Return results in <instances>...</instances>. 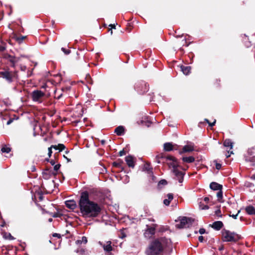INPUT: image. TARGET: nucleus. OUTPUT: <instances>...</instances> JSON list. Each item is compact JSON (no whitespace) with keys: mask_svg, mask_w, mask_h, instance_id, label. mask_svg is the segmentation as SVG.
Here are the masks:
<instances>
[{"mask_svg":"<svg viewBox=\"0 0 255 255\" xmlns=\"http://www.w3.org/2000/svg\"><path fill=\"white\" fill-rule=\"evenodd\" d=\"M175 146H177V145H173L171 142H166L163 145V149L165 151H170L173 149L177 150Z\"/></svg>","mask_w":255,"mask_h":255,"instance_id":"ddd939ff","label":"nucleus"},{"mask_svg":"<svg viewBox=\"0 0 255 255\" xmlns=\"http://www.w3.org/2000/svg\"><path fill=\"white\" fill-rule=\"evenodd\" d=\"M146 227L147 228L145 231L144 235L145 238L150 239L155 234V229L157 227V225L153 224L150 226L147 225Z\"/></svg>","mask_w":255,"mask_h":255,"instance_id":"6e6552de","label":"nucleus"},{"mask_svg":"<svg viewBox=\"0 0 255 255\" xmlns=\"http://www.w3.org/2000/svg\"><path fill=\"white\" fill-rule=\"evenodd\" d=\"M216 120H215L214 121L213 123H210L209 124V126H210L211 127L214 126L215 125V123H216Z\"/></svg>","mask_w":255,"mask_h":255,"instance_id":"4d7b16f0","label":"nucleus"},{"mask_svg":"<svg viewBox=\"0 0 255 255\" xmlns=\"http://www.w3.org/2000/svg\"><path fill=\"white\" fill-rule=\"evenodd\" d=\"M2 152L9 153L11 151L10 147H7L6 145H4L1 149Z\"/></svg>","mask_w":255,"mask_h":255,"instance_id":"7c9ffc66","label":"nucleus"},{"mask_svg":"<svg viewBox=\"0 0 255 255\" xmlns=\"http://www.w3.org/2000/svg\"><path fill=\"white\" fill-rule=\"evenodd\" d=\"M61 50L66 54V55H68L71 52V50H69V49H66V48H63L62 47L61 48Z\"/></svg>","mask_w":255,"mask_h":255,"instance_id":"72a5a7b5","label":"nucleus"},{"mask_svg":"<svg viewBox=\"0 0 255 255\" xmlns=\"http://www.w3.org/2000/svg\"><path fill=\"white\" fill-rule=\"evenodd\" d=\"M215 215L219 217H221L222 216L220 209H218L215 211Z\"/></svg>","mask_w":255,"mask_h":255,"instance_id":"4c0bfd02","label":"nucleus"},{"mask_svg":"<svg viewBox=\"0 0 255 255\" xmlns=\"http://www.w3.org/2000/svg\"><path fill=\"white\" fill-rule=\"evenodd\" d=\"M112 164L113 167L119 168V170L117 171V172L122 171L124 170L123 166L124 165V163L123 161L120 159L117 160V161L114 162Z\"/></svg>","mask_w":255,"mask_h":255,"instance_id":"4468645a","label":"nucleus"},{"mask_svg":"<svg viewBox=\"0 0 255 255\" xmlns=\"http://www.w3.org/2000/svg\"><path fill=\"white\" fill-rule=\"evenodd\" d=\"M45 95L44 93L40 90H34L31 94L32 98L34 101H39V100L44 97Z\"/></svg>","mask_w":255,"mask_h":255,"instance_id":"9d476101","label":"nucleus"},{"mask_svg":"<svg viewBox=\"0 0 255 255\" xmlns=\"http://www.w3.org/2000/svg\"><path fill=\"white\" fill-rule=\"evenodd\" d=\"M182 160L183 162L192 163L195 161V158L193 156L183 157Z\"/></svg>","mask_w":255,"mask_h":255,"instance_id":"a878e982","label":"nucleus"},{"mask_svg":"<svg viewBox=\"0 0 255 255\" xmlns=\"http://www.w3.org/2000/svg\"><path fill=\"white\" fill-rule=\"evenodd\" d=\"M126 154V151L124 150V149H123L122 150H121L119 152V155L120 156H122L123 155H124Z\"/></svg>","mask_w":255,"mask_h":255,"instance_id":"37998d69","label":"nucleus"},{"mask_svg":"<svg viewBox=\"0 0 255 255\" xmlns=\"http://www.w3.org/2000/svg\"><path fill=\"white\" fill-rule=\"evenodd\" d=\"M204 200L206 202H208L209 201V197H206L204 198Z\"/></svg>","mask_w":255,"mask_h":255,"instance_id":"0e129e2a","label":"nucleus"},{"mask_svg":"<svg viewBox=\"0 0 255 255\" xmlns=\"http://www.w3.org/2000/svg\"><path fill=\"white\" fill-rule=\"evenodd\" d=\"M184 176H175V179L178 181L179 183H182Z\"/></svg>","mask_w":255,"mask_h":255,"instance_id":"f704fd0d","label":"nucleus"},{"mask_svg":"<svg viewBox=\"0 0 255 255\" xmlns=\"http://www.w3.org/2000/svg\"><path fill=\"white\" fill-rule=\"evenodd\" d=\"M214 162H215L216 168L217 170L220 169L222 167V164L220 163H217V162L216 161H214Z\"/></svg>","mask_w":255,"mask_h":255,"instance_id":"e433bc0d","label":"nucleus"},{"mask_svg":"<svg viewBox=\"0 0 255 255\" xmlns=\"http://www.w3.org/2000/svg\"><path fill=\"white\" fill-rule=\"evenodd\" d=\"M167 184V182L165 179H162L158 183V188L161 189L162 188V186L166 185Z\"/></svg>","mask_w":255,"mask_h":255,"instance_id":"c756f323","label":"nucleus"},{"mask_svg":"<svg viewBox=\"0 0 255 255\" xmlns=\"http://www.w3.org/2000/svg\"><path fill=\"white\" fill-rule=\"evenodd\" d=\"M142 170L146 172L148 174L153 175V168L149 162H145L142 167Z\"/></svg>","mask_w":255,"mask_h":255,"instance_id":"f8f14e48","label":"nucleus"},{"mask_svg":"<svg viewBox=\"0 0 255 255\" xmlns=\"http://www.w3.org/2000/svg\"><path fill=\"white\" fill-rule=\"evenodd\" d=\"M52 147L55 150H58L59 152L62 151L66 148V146L62 143H59L58 145H52Z\"/></svg>","mask_w":255,"mask_h":255,"instance_id":"b1692460","label":"nucleus"},{"mask_svg":"<svg viewBox=\"0 0 255 255\" xmlns=\"http://www.w3.org/2000/svg\"><path fill=\"white\" fill-rule=\"evenodd\" d=\"M4 58L9 63L10 66L13 68H15V64L20 60L19 57L14 56L8 54L4 56Z\"/></svg>","mask_w":255,"mask_h":255,"instance_id":"1a4fd4ad","label":"nucleus"},{"mask_svg":"<svg viewBox=\"0 0 255 255\" xmlns=\"http://www.w3.org/2000/svg\"><path fill=\"white\" fill-rule=\"evenodd\" d=\"M170 201H169V200H168V199H165L163 200V203L166 205V206H168L170 203Z\"/></svg>","mask_w":255,"mask_h":255,"instance_id":"a19ab883","label":"nucleus"},{"mask_svg":"<svg viewBox=\"0 0 255 255\" xmlns=\"http://www.w3.org/2000/svg\"><path fill=\"white\" fill-rule=\"evenodd\" d=\"M53 148V147H52V145L49 147L48 149V156L49 157H50L51 156V154L52 153V149Z\"/></svg>","mask_w":255,"mask_h":255,"instance_id":"79ce46f5","label":"nucleus"},{"mask_svg":"<svg viewBox=\"0 0 255 255\" xmlns=\"http://www.w3.org/2000/svg\"><path fill=\"white\" fill-rule=\"evenodd\" d=\"M25 38L26 36H18L16 35H13L12 37V38L14 39L19 44L21 43Z\"/></svg>","mask_w":255,"mask_h":255,"instance_id":"cd10ccee","label":"nucleus"},{"mask_svg":"<svg viewBox=\"0 0 255 255\" xmlns=\"http://www.w3.org/2000/svg\"><path fill=\"white\" fill-rule=\"evenodd\" d=\"M30 171L31 172H35L36 171V167L34 165H32L31 167H30Z\"/></svg>","mask_w":255,"mask_h":255,"instance_id":"3c124183","label":"nucleus"},{"mask_svg":"<svg viewBox=\"0 0 255 255\" xmlns=\"http://www.w3.org/2000/svg\"><path fill=\"white\" fill-rule=\"evenodd\" d=\"M2 237L5 239L9 240H13L14 239V238L11 236L10 233H7L6 232H2Z\"/></svg>","mask_w":255,"mask_h":255,"instance_id":"393cba45","label":"nucleus"},{"mask_svg":"<svg viewBox=\"0 0 255 255\" xmlns=\"http://www.w3.org/2000/svg\"><path fill=\"white\" fill-rule=\"evenodd\" d=\"M109 26H111L112 28H116V25L115 24H110Z\"/></svg>","mask_w":255,"mask_h":255,"instance_id":"338daca9","label":"nucleus"},{"mask_svg":"<svg viewBox=\"0 0 255 255\" xmlns=\"http://www.w3.org/2000/svg\"><path fill=\"white\" fill-rule=\"evenodd\" d=\"M244 185L247 187H251L254 186V184L249 181H246Z\"/></svg>","mask_w":255,"mask_h":255,"instance_id":"c9c22d12","label":"nucleus"},{"mask_svg":"<svg viewBox=\"0 0 255 255\" xmlns=\"http://www.w3.org/2000/svg\"><path fill=\"white\" fill-rule=\"evenodd\" d=\"M6 225V223L4 221H3L2 224L0 225L1 227H4Z\"/></svg>","mask_w":255,"mask_h":255,"instance_id":"052dcab7","label":"nucleus"},{"mask_svg":"<svg viewBox=\"0 0 255 255\" xmlns=\"http://www.w3.org/2000/svg\"><path fill=\"white\" fill-rule=\"evenodd\" d=\"M52 236L53 237H57L58 239H60L61 237V235L59 234H57V233H54V234H52Z\"/></svg>","mask_w":255,"mask_h":255,"instance_id":"de8ad7c7","label":"nucleus"},{"mask_svg":"<svg viewBox=\"0 0 255 255\" xmlns=\"http://www.w3.org/2000/svg\"><path fill=\"white\" fill-rule=\"evenodd\" d=\"M219 191L217 193V197H218V201L219 202H223V191L222 189L218 190Z\"/></svg>","mask_w":255,"mask_h":255,"instance_id":"c85d7f7f","label":"nucleus"},{"mask_svg":"<svg viewBox=\"0 0 255 255\" xmlns=\"http://www.w3.org/2000/svg\"><path fill=\"white\" fill-rule=\"evenodd\" d=\"M13 122V120L12 119H10L7 122V125H10L12 122Z\"/></svg>","mask_w":255,"mask_h":255,"instance_id":"bf43d9fd","label":"nucleus"},{"mask_svg":"<svg viewBox=\"0 0 255 255\" xmlns=\"http://www.w3.org/2000/svg\"><path fill=\"white\" fill-rule=\"evenodd\" d=\"M126 161L129 167L133 168L134 166V161L133 157L131 155H128L126 157Z\"/></svg>","mask_w":255,"mask_h":255,"instance_id":"f3484780","label":"nucleus"},{"mask_svg":"<svg viewBox=\"0 0 255 255\" xmlns=\"http://www.w3.org/2000/svg\"><path fill=\"white\" fill-rule=\"evenodd\" d=\"M114 132L116 133L117 135H122L124 134L125 128L123 126H120L115 129Z\"/></svg>","mask_w":255,"mask_h":255,"instance_id":"412c9836","label":"nucleus"},{"mask_svg":"<svg viewBox=\"0 0 255 255\" xmlns=\"http://www.w3.org/2000/svg\"><path fill=\"white\" fill-rule=\"evenodd\" d=\"M103 247L104 248V250L105 251L108 252H111L113 250V248L111 246V241L108 242L107 245H104Z\"/></svg>","mask_w":255,"mask_h":255,"instance_id":"bb28decb","label":"nucleus"},{"mask_svg":"<svg viewBox=\"0 0 255 255\" xmlns=\"http://www.w3.org/2000/svg\"><path fill=\"white\" fill-rule=\"evenodd\" d=\"M66 206L70 209L73 210L77 207L76 202L74 200H68L65 202Z\"/></svg>","mask_w":255,"mask_h":255,"instance_id":"6ab92c4d","label":"nucleus"},{"mask_svg":"<svg viewBox=\"0 0 255 255\" xmlns=\"http://www.w3.org/2000/svg\"><path fill=\"white\" fill-rule=\"evenodd\" d=\"M5 50V47L3 46L0 45V52H3Z\"/></svg>","mask_w":255,"mask_h":255,"instance_id":"5fc2aeb1","label":"nucleus"},{"mask_svg":"<svg viewBox=\"0 0 255 255\" xmlns=\"http://www.w3.org/2000/svg\"><path fill=\"white\" fill-rule=\"evenodd\" d=\"M50 163L51 164V165H53L55 164V161L54 160H51L50 161Z\"/></svg>","mask_w":255,"mask_h":255,"instance_id":"774afa93","label":"nucleus"},{"mask_svg":"<svg viewBox=\"0 0 255 255\" xmlns=\"http://www.w3.org/2000/svg\"><path fill=\"white\" fill-rule=\"evenodd\" d=\"M182 46H186V47H187L189 46L190 43H187L186 40L185 39H183L182 41Z\"/></svg>","mask_w":255,"mask_h":255,"instance_id":"58836bf2","label":"nucleus"},{"mask_svg":"<svg viewBox=\"0 0 255 255\" xmlns=\"http://www.w3.org/2000/svg\"><path fill=\"white\" fill-rule=\"evenodd\" d=\"M209 207L208 205H204V207H202V209L203 210H207L208 209Z\"/></svg>","mask_w":255,"mask_h":255,"instance_id":"13d9d810","label":"nucleus"},{"mask_svg":"<svg viewBox=\"0 0 255 255\" xmlns=\"http://www.w3.org/2000/svg\"><path fill=\"white\" fill-rule=\"evenodd\" d=\"M167 196L168 197V199L170 201H171V200L173 199V195L172 193H168L167 195Z\"/></svg>","mask_w":255,"mask_h":255,"instance_id":"ea45409f","label":"nucleus"},{"mask_svg":"<svg viewBox=\"0 0 255 255\" xmlns=\"http://www.w3.org/2000/svg\"><path fill=\"white\" fill-rule=\"evenodd\" d=\"M240 212H241L240 210H238L237 213L235 215V214L231 215V212H229V215L230 217H232L234 219H236L237 218V217H238L239 214L240 213Z\"/></svg>","mask_w":255,"mask_h":255,"instance_id":"2f4dec72","label":"nucleus"},{"mask_svg":"<svg viewBox=\"0 0 255 255\" xmlns=\"http://www.w3.org/2000/svg\"><path fill=\"white\" fill-rule=\"evenodd\" d=\"M245 210L246 213L250 215H255V208L252 206L249 205L246 207Z\"/></svg>","mask_w":255,"mask_h":255,"instance_id":"4be33fe9","label":"nucleus"},{"mask_svg":"<svg viewBox=\"0 0 255 255\" xmlns=\"http://www.w3.org/2000/svg\"><path fill=\"white\" fill-rule=\"evenodd\" d=\"M20 68L21 71H24L26 69V67L25 66L20 65Z\"/></svg>","mask_w":255,"mask_h":255,"instance_id":"864d4df0","label":"nucleus"},{"mask_svg":"<svg viewBox=\"0 0 255 255\" xmlns=\"http://www.w3.org/2000/svg\"><path fill=\"white\" fill-rule=\"evenodd\" d=\"M78 204L84 218H96L101 213V206L97 203L90 200L89 194L87 191L81 193Z\"/></svg>","mask_w":255,"mask_h":255,"instance_id":"f257e3e1","label":"nucleus"},{"mask_svg":"<svg viewBox=\"0 0 255 255\" xmlns=\"http://www.w3.org/2000/svg\"><path fill=\"white\" fill-rule=\"evenodd\" d=\"M223 226H224V225H223V223H222V222L215 221L213 223V224L212 225V227L214 229H215L217 231H219L223 227Z\"/></svg>","mask_w":255,"mask_h":255,"instance_id":"aec40b11","label":"nucleus"},{"mask_svg":"<svg viewBox=\"0 0 255 255\" xmlns=\"http://www.w3.org/2000/svg\"><path fill=\"white\" fill-rule=\"evenodd\" d=\"M223 241L224 242L236 243L241 239V236L235 232H232L224 229L222 231Z\"/></svg>","mask_w":255,"mask_h":255,"instance_id":"39448f33","label":"nucleus"},{"mask_svg":"<svg viewBox=\"0 0 255 255\" xmlns=\"http://www.w3.org/2000/svg\"><path fill=\"white\" fill-rule=\"evenodd\" d=\"M44 198L43 194L41 189L38 187V190H36L33 195L32 196V199L35 201H41Z\"/></svg>","mask_w":255,"mask_h":255,"instance_id":"9b49d317","label":"nucleus"},{"mask_svg":"<svg viewBox=\"0 0 255 255\" xmlns=\"http://www.w3.org/2000/svg\"><path fill=\"white\" fill-rule=\"evenodd\" d=\"M131 28H132L131 25H130V23H128L126 28L127 30H128V32H130L131 30Z\"/></svg>","mask_w":255,"mask_h":255,"instance_id":"a18cd8bd","label":"nucleus"},{"mask_svg":"<svg viewBox=\"0 0 255 255\" xmlns=\"http://www.w3.org/2000/svg\"><path fill=\"white\" fill-rule=\"evenodd\" d=\"M101 143L102 145H104L106 143V140L104 139H102L101 140Z\"/></svg>","mask_w":255,"mask_h":255,"instance_id":"69168bd1","label":"nucleus"},{"mask_svg":"<svg viewBox=\"0 0 255 255\" xmlns=\"http://www.w3.org/2000/svg\"><path fill=\"white\" fill-rule=\"evenodd\" d=\"M233 144L234 143L230 139H226L223 142L224 146L230 147V150L228 151V153H230V154H233V151L232 150H230L233 148Z\"/></svg>","mask_w":255,"mask_h":255,"instance_id":"dca6fc26","label":"nucleus"},{"mask_svg":"<svg viewBox=\"0 0 255 255\" xmlns=\"http://www.w3.org/2000/svg\"><path fill=\"white\" fill-rule=\"evenodd\" d=\"M210 188L213 190H219L223 189V186L215 182H212L210 184Z\"/></svg>","mask_w":255,"mask_h":255,"instance_id":"a211bd4d","label":"nucleus"},{"mask_svg":"<svg viewBox=\"0 0 255 255\" xmlns=\"http://www.w3.org/2000/svg\"><path fill=\"white\" fill-rule=\"evenodd\" d=\"M205 232H206V230L204 228L200 229L199 230V233L201 235L204 234L205 233Z\"/></svg>","mask_w":255,"mask_h":255,"instance_id":"09e8293b","label":"nucleus"},{"mask_svg":"<svg viewBox=\"0 0 255 255\" xmlns=\"http://www.w3.org/2000/svg\"><path fill=\"white\" fill-rule=\"evenodd\" d=\"M165 240V237H160L152 241L146 250V255H161L164 251L161 242Z\"/></svg>","mask_w":255,"mask_h":255,"instance_id":"7ed1b4c3","label":"nucleus"},{"mask_svg":"<svg viewBox=\"0 0 255 255\" xmlns=\"http://www.w3.org/2000/svg\"><path fill=\"white\" fill-rule=\"evenodd\" d=\"M60 166H61V165L60 164L55 165L54 166V170L55 171H57L60 168Z\"/></svg>","mask_w":255,"mask_h":255,"instance_id":"49530a36","label":"nucleus"},{"mask_svg":"<svg viewBox=\"0 0 255 255\" xmlns=\"http://www.w3.org/2000/svg\"><path fill=\"white\" fill-rule=\"evenodd\" d=\"M198 240L200 242L202 243L204 241V237L202 236H200L198 238Z\"/></svg>","mask_w":255,"mask_h":255,"instance_id":"603ef678","label":"nucleus"},{"mask_svg":"<svg viewBox=\"0 0 255 255\" xmlns=\"http://www.w3.org/2000/svg\"><path fill=\"white\" fill-rule=\"evenodd\" d=\"M149 85L144 81L138 82L134 86L135 90L139 94H143L148 91Z\"/></svg>","mask_w":255,"mask_h":255,"instance_id":"0eeeda50","label":"nucleus"},{"mask_svg":"<svg viewBox=\"0 0 255 255\" xmlns=\"http://www.w3.org/2000/svg\"><path fill=\"white\" fill-rule=\"evenodd\" d=\"M155 159L158 163L167 164L169 168H172L171 170L175 175H184L185 174V170L188 168V167H182L179 165L176 158L164 153H160L156 155Z\"/></svg>","mask_w":255,"mask_h":255,"instance_id":"f03ea898","label":"nucleus"},{"mask_svg":"<svg viewBox=\"0 0 255 255\" xmlns=\"http://www.w3.org/2000/svg\"><path fill=\"white\" fill-rule=\"evenodd\" d=\"M179 224L176 225V227L178 229H183L184 228H189L194 222L195 219L192 218L183 217H181Z\"/></svg>","mask_w":255,"mask_h":255,"instance_id":"423d86ee","label":"nucleus"},{"mask_svg":"<svg viewBox=\"0 0 255 255\" xmlns=\"http://www.w3.org/2000/svg\"><path fill=\"white\" fill-rule=\"evenodd\" d=\"M86 79L87 80V82L90 83V82L88 81L89 80H91V77L89 75L87 76ZM90 84H91V83H90Z\"/></svg>","mask_w":255,"mask_h":255,"instance_id":"e2e57ef3","label":"nucleus"},{"mask_svg":"<svg viewBox=\"0 0 255 255\" xmlns=\"http://www.w3.org/2000/svg\"><path fill=\"white\" fill-rule=\"evenodd\" d=\"M55 179H57V178H56L57 176H54ZM58 177V179L59 180L60 182H62L65 179V177L64 176H57Z\"/></svg>","mask_w":255,"mask_h":255,"instance_id":"c03bdc74","label":"nucleus"},{"mask_svg":"<svg viewBox=\"0 0 255 255\" xmlns=\"http://www.w3.org/2000/svg\"><path fill=\"white\" fill-rule=\"evenodd\" d=\"M193 150H194V149L193 145H186L182 148V150L179 151V153L180 154H182L183 153L189 152Z\"/></svg>","mask_w":255,"mask_h":255,"instance_id":"2eb2a0df","label":"nucleus"},{"mask_svg":"<svg viewBox=\"0 0 255 255\" xmlns=\"http://www.w3.org/2000/svg\"><path fill=\"white\" fill-rule=\"evenodd\" d=\"M180 68H181V70L182 71V72L183 73V74L186 75H188L191 72V66H185L182 65V66H181Z\"/></svg>","mask_w":255,"mask_h":255,"instance_id":"5701e85b","label":"nucleus"},{"mask_svg":"<svg viewBox=\"0 0 255 255\" xmlns=\"http://www.w3.org/2000/svg\"><path fill=\"white\" fill-rule=\"evenodd\" d=\"M17 71H9L8 69H4L0 71V77L4 79L8 83L17 82L19 78Z\"/></svg>","mask_w":255,"mask_h":255,"instance_id":"20e7f679","label":"nucleus"},{"mask_svg":"<svg viewBox=\"0 0 255 255\" xmlns=\"http://www.w3.org/2000/svg\"><path fill=\"white\" fill-rule=\"evenodd\" d=\"M221 80L220 79H216L215 82V84L217 85V86H220V82Z\"/></svg>","mask_w":255,"mask_h":255,"instance_id":"6e6d98bb","label":"nucleus"},{"mask_svg":"<svg viewBox=\"0 0 255 255\" xmlns=\"http://www.w3.org/2000/svg\"><path fill=\"white\" fill-rule=\"evenodd\" d=\"M78 243L81 244L82 243H84V244H86L88 242L87 237L83 236L82 238V240L77 241Z\"/></svg>","mask_w":255,"mask_h":255,"instance_id":"473e14b6","label":"nucleus"},{"mask_svg":"<svg viewBox=\"0 0 255 255\" xmlns=\"http://www.w3.org/2000/svg\"><path fill=\"white\" fill-rule=\"evenodd\" d=\"M60 216V214H59V213H54L53 214V215H52V217L53 218H57V217H59Z\"/></svg>","mask_w":255,"mask_h":255,"instance_id":"8fccbe9b","label":"nucleus"},{"mask_svg":"<svg viewBox=\"0 0 255 255\" xmlns=\"http://www.w3.org/2000/svg\"><path fill=\"white\" fill-rule=\"evenodd\" d=\"M63 157H64V158H65V159L67 160V162H70V161H71V159H69V158H68L67 157H66L65 155H63Z\"/></svg>","mask_w":255,"mask_h":255,"instance_id":"680f3d73","label":"nucleus"}]
</instances>
